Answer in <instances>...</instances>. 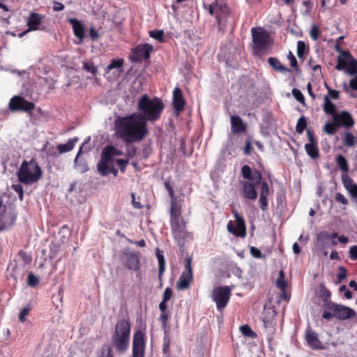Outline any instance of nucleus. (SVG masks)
<instances>
[{
    "label": "nucleus",
    "mask_w": 357,
    "mask_h": 357,
    "mask_svg": "<svg viewBox=\"0 0 357 357\" xmlns=\"http://www.w3.org/2000/svg\"><path fill=\"white\" fill-rule=\"evenodd\" d=\"M114 127L116 136L126 143L139 142L148 133L144 120L137 113L117 116Z\"/></svg>",
    "instance_id": "f257e3e1"
},
{
    "label": "nucleus",
    "mask_w": 357,
    "mask_h": 357,
    "mask_svg": "<svg viewBox=\"0 0 357 357\" xmlns=\"http://www.w3.org/2000/svg\"><path fill=\"white\" fill-rule=\"evenodd\" d=\"M164 109L162 101L158 98L151 99L148 95L144 94L138 100L137 109L144 120L147 126V121H155L160 119Z\"/></svg>",
    "instance_id": "f03ea898"
},
{
    "label": "nucleus",
    "mask_w": 357,
    "mask_h": 357,
    "mask_svg": "<svg viewBox=\"0 0 357 357\" xmlns=\"http://www.w3.org/2000/svg\"><path fill=\"white\" fill-rule=\"evenodd\" d=\"M130 324L127 319L119 320L115 326L111 345L119 353L125 352L130 344Z\"/></svg>",
    "instance_id": "7ed1b4c3"
},
{
    "label": "nucleus",
    "mask_w": 357,
    "mask_h": 357,
    "mask_svg": "<svg viewBox=\"0 0 357 357\" xmlns=\"http://www.w3.org/2000/svg\"><path fill=\"white\" fill-rule=\"evenodd\" d=\"M42 174L41 168L33 158L29 161L24 160L17 172L19 181L26 185L36 183L40 179Z\"/></svg>",
    "instance_id": "20e7f679"
},
{
    "label": "nucleus",
    "mask_w": 357,
    "mask_h": 357,
    "mask_svg": "<svg viewBox=\"0 0 357 357\" xmlns=\"http://www.w3.org/2000/svg\"><path fill=\"white\" fill-rule=\"evenodd\" d=\"M326 310L322 314V318L330 320L335 317L339 320H346L356 317V312L352 308L335 303H329L326 305Z\"/></svg>",
    "instance_id": "39448f33"
},
{
    "label": "nucleus",
    "mask_w": 357,
    "mask_h": 357,
    "mask_svg": "<svg viewBox=\"0 0 357 357\" xmlns=\"http://www.w3.org/2000/svg\"><path fill=\"white\" fill-rule=\"evenodd\" d=\"M187 221L183 218L178 221L170 222V227L174 240L181 248L185 243L192 239V234L187 231Z\"/></svg>",
    "instance_id": "423d86ee"
},
{
    "label": "nucleus",
    "mask_w": 357,
    "mask_h": 357,
    "mask_svg": "<svg viewBox=\"0 0 357 357\" xmlns=\"http://www.w3.org/2000/svg\"><path fill=\"white\" fill-rule=\"evenodd\" d=\"M251 33L255 54L266 51L270 43L269 33L261 27L252 28Z\"/></svg>",
    "instance_id": "0eeeda50"
},
{
    "label": "nucleus",
    "mask_w": 357,
    "mask_h": 357,
    "mask_svg": "<svg viewBox=\"0 0 357 357\" xmlns=\"http://www.w3.org/2000/svg\"><path fill=\"white\" fill-rule=\"evenodd\" d=\"M232 287L230 286L218 287L212 291V299L216 303L217 309L221 310L227 305Z\"/></svg>",
    "instance_id": "6e6552de"
},
{
    "label": "nucleus",
    "mask_w": 357,
    "mask_h": 357,
    "mask_svg": "<svg viewBox=\"0 0 357 357\" xmlns=\"http://www.w3.org/2000/svg\"><path fill=\"white\" fill-rule=\"evenodd\" d=\"M208 11L211 15L215 17L218 26L221 29L225 25L226 19L229 15V8L225 3L216 0L210 5Z\"/></svg>",
    "instance_id": "1a4fd4ad"
},
{
    "label": "nucleus",
    "mask_w": 357,
    "mask_h": 357,
    "mask_svg": "<svg viewBox=\"0 0 357 357\" xmlns=\"http://www.w3.org/2000/svg\"><path fill=\"white\" fill-rule=\"evenodd\" d=\"M35 107V105L26 100L21 96H14L9 102V108L13 112L23 111L31 112Z\"/></svg>",
    "instance_id": "9d476101"
},
{
    "label": "nucleus",
    "mask_w": 357,
    "mask_h": 357,
    "mask_svg": "<svg viewBox=\"0 0 357 357\" xmlns=\"http://www.w3.org/2000/svg\"><path fill=\"white\" fill-rule=\"evenodd\" d=\"M153 51V46L145 43L137 46L132 50L130 59L134 62H138L142 59L147 60L150 58V54Z\"/></svg>",
    "instance_id": "9b49d317"
},
{
    "label": "nucleus",
    "mask_w": 357,
    "mask_h": 357,
    "mask_svg": "<svg viewBox=\"0 0 357 357\" xmlns=\"http://www.w3.org/2000/svg\"><path fill=\"white\" fill-rule=\"evenodd\" d=\"M144 333L138 331L133 337L132 341V357H144Z\"/></svg>",
    "instance_id": "f8f14e48"
},
{
    "label": "nucleus",
    "mask_w": 357,
    "mask_h": 357,
    "mask_svg": "<svg viewBox=\"0 0 357 357\" xmlns=\"http://www.w3.org/2000/svg\"><path fill=\"white\" fill-rule=\"evenodd\" d=\"M240 195L241 197L250 199L255 200L257 197V191L256 186L259 184H255L251 181H241Z\"/></svg>",
    "instance_id": "ddd939ff"
},
{
    "label": "nucleus",
    "mask_w": 357,
    "mask_h": 357,
    "mask_svg": "<svg viewBox=\"0 0 357 357\" xmlns=\"http://www.w3.org/2000/svg\"><path fill=\"white\" fill-rule=\"evenodd\" d=\"M234 217L236 221V227L235 228L232 222L229 221L227 224V230L236 236L243 237L245 236V225L243 218L239 215L236 211L234 212Z\"/></svg>",
    "instance_id": "4468645a"
},
{
    "label": "nucleus",
    "mask_w": 357,
    "mask_h": 357,
    "mask_svg": "<svg viewBox=\"0 0 357 357\" xmlns=\"http://www.w3.org/2000/svg\"><path fill=\"white\" fill-rule=\"evenodd\" d=\"M125 266L129 270L138 271L140 268L139 254L132 252H125L122 257Z\"/></svg>",
    "instance_id": "2eb2a0df"
},
{
    "label": "nucleus",
    "mask_w": 357,
    "mask_h": 357,
    "mask_svg": "<svg viewBox=\"0 0 357 357\" xmlns=\"http://www.w3.org/2000/svg\"><path fill=\"white\" fill-rule=\"evenodd\" d=\"M307 135L309 142L305 144V150L307 154L312 159H317L319 158V149L317 147V142L315 139L314 135L310 130H307Z\"/></svg>",
    "instance_id": "dca6fc26"
},
{
    "label": "nucleus",
    "mask_w": 357,
    "mask_h": 357,
    "mask_svg": "<svg viewBox=\"0 0 357 357\" xmlns=\"http://www.w3.org/2000/svg\"><path fill=\"white\" fill-rule=\"evenodd\" d=\"M333 121L337 123L338 126H342L346 128H351L354 124V121L351 115L347 111H342L333 116Z\"/></svg>",
    "instance_id": "f3484780"
},
{
    "label": "nucleus",
    "mask_w": 357,
    "mask_h": 357,
    "mask_svg": "<svg viewBox=\"0 0 357 357\" xmlns=\"http://www.w3.org/2000/svg\"><path fill=\"white\" fill-rule=\"evenodd\" d=\"M241 173L244 178L247 181L254 182L255 184H260L262 176L259 171L255 170L252 172L250 166L245 165L241 168Z\"/></svg>",
    "instance_id": "a211bd4d"
},
{
    "label": "nucleus",
    "mask_w": 357,
    "mask_h": 357,
    "mask_svg": "<svg viewBox=\"0 0 357 357\" xmlns=\"http://www.w3.org/2000/svg\"><path fill=\"white\" fill-rule=\"evenodd\" d=\"M172 104L177 114H179L184 109L185 102L182 91L178 87H176L174 90Z\"/></svg>",
    "instance_id": "6ab92c4d"
},
{
    "label": "nucleus",
    "mask_w": 357,
    "mask_h": 357,
    "mask_svg": "<svg viewBox=\"0 0 357 357\" xmlns=\"http://www.w3.org/2000/svg\"><path fill=\"white\" fill-rule=\"evenodd\" d=\"M88 151L89 149L84 151V144H82L74 160V167L82 174L87 172L89 169L86 160L81 157L84 152Z\"/></svg>",
    "instance_id": "aec40b11"
},
{
    "label": "nucleus",
    "mask_w": 357,
    "mask_h": 357,
    "mask_svg": "<svg viewBox=\"0 0 357 357\" xmlns=\"http://www.w3.org/2000/svg\"><path fill=\"white\" fill-rule=\"evenodd\" d=\"M269 193L270 188L268 183L266 182H263L261 183L259 199V205L263 211L268 209V196Z\"/></svg>",
    "instance_id": "412c9836"
},
{
    "label": "nucleus",
    "mask_w": 357,
    "mask_h": 357,
    "mask_svg": "<svg viewBox=\"0 0 357 357\" xmlns=\"http://www.w3.org/2000/svg\"><path fill=\"white\" fill-rule=\"evenodd\" d=\"M43 16L36 13H31L27 19L28 31L44 30L40 28V24L42 22Z\"/></svg>",
    "instance_id": "4be33fe9"
},
{
    "label": "nucleus",
    "mask_w": 357,
    "mask_h": 357,
    "mask_svg": "<svg viewBox=\"0 0 357 357\" xmlns=\"http://www.w3.org/2000/svg\"><path fill=\"white\" fill-rule=\"evenodd\" d=\"M231 129L235 134L243 133L246 131V125L239 116H231Z\"/></svg>",
    "instance_id": "5701e85b"
},
{
    "label": "nucleus",
    "mask_w": 357,
    "mask_h": 357,
    "mask_svg": "<svg viewBox=\"0 0 357 357\" xmlns=\"http://www.w3.org/2000/svg\"><path fill=\"white\" fill-rule=\"evenodd\" d=\"M112 165V161L102 153L100 161L98 164V171L99 174L102 176L108 175L110 173Z\"/></svg>",
    "instance_id": "b1692460"
},
{
    "label": "nucleus",
    "mask_w": 357,
    "mask_h": 357,
    "mask_svg": "<svg viewBox=\"0 0 357 357\" xmlns=\"http://www.w3.org/2000/svg\"><path fill=\"white\" fill-rule=\"evenodd\" d=\"M170 220L169 223L181 220V208L180 204L177 202L176 197L171 198L170 207Z\"/></svg>",
    "instance_id": "393cba45"
},
{
    "label": "nucleus",
    "mask_w": 357,
    "mask_h": 357,
    "mask_svg": "<svg viewBox=\"0 0 357 357\" xmlns=\"http://www.w3.org/2000/svg\"><path fill=\"white\" fill-rule=\"evenodd\" d=\"M69 22L73 26L75 36L79 40V43H81L84 38V29L83 24L75 18L70 19Z\"/></svg>",
    "instance_id": "a878e982"
},
{
    "label": "nucleus",
    "mask_w": 357,
    "mask_h": 357,
    "mask_svg": "<svg viewBox=\"0 0 357 357\" xmlns=\"http://www.w3.org/2000/svg\"><path fill=\"white\" fill-rule=\"evenodd\" d=\"M124 63L123 59H112L110 63L105 68V73H109L111 70H115L118 75L123 71V66Z\"/></svg>",
    "instance_id": "bb28decb"
},
{
    "label": "nucleus",
    "mask_w": 357,
    "mask_h": 357,
    "mask_svg": "<svg viewBox=\"0 0 357 357\" xmlns=\"http://www.w3.org/2000/svg\"><path fill=\"white\" fill-rule=\"evenodd\" d=\"M193 278L192 275L181 273L178 281L176 282V287L179 290L187 289L190 287V284Z\"/></svg>",
    "instance_id": "cd10ccee"
},
{
    "label": "nucleus",
    "mask_w": 357,
    "mask_h": 357,
    "mask_svg": "<svg viewBox=\"0 0 357 357\" xmlns=\"http://www.w3.org/2000/svg\"><path fill=\"white\" fill-rule=\"evenodd\" d=\"M268 64L276 71L282 74L291 72V70L283 66L280 60L276 57H270L268 59Z\"/></svg>",
    "instance_id": "c85d7f7f"
},
{
    "label": "nucleus",
    "mask_w": 357,
    "mask_h": 357,
    "mask_svg": "<svg viewBox=\"0 0 357 357\" xmlns=\"http://www.w3.org/2000/svg\"><path fill=\"white\" fill-rule=\"evenodd\" d=\"M79 141V138L77 137H75L68 139V141L65 144H60L57 146V150L59 153H64L73 150L76 144V143Z\"/></svg>",
    "instance_id": "c756f323"
},
{
    "label": "nucleus",
    "mask_w": 357,
    "mask_h": 357,
    "mask_svg": "<svg viewBox=\"0 0 357 357\" xmlns=\"http://www.w3.org/2000/svg\"><path fill=\"white\" fill-rule=\"evenodd\" d=\"M306 341L308 345L313 349H320L321 343L319 341L317 333L311 331H307L305 335Z\"/></svg>",
    "instance_id": "7c9ffc66"
},
{
    "label": "nucleus",
    "mask_w": 357,
    "mask_h": 357,
    "mask_svg": "<svg viewBox=\"0 0 357 357\" xmlns=\"http://www.w3.org/2000/svg\"><path fill=\"white\" fill-rule=\"evenodd\" d=\"M351 56V54L349 52L342 51L337 57V63L335 66V69L337 70H345L347 61Z\"/></svg>",
    "instance_id": "2f4dec72"
},
{
    "label": "nucleus",
    "mask_w": 357,
    "mask_h": 357,
    "mask_svg": "<svg viewBox=\"0 0 357 357\" xmlns=\"http://www.w3.org/2000/svg\"><path fill=\"white\" fill-rule=\"evenodd\" d=\"M319 296L321 298L323 303V307L325 309L324 310H326V304L329 303H333L331 301V291L325 287L324 284L320 285V290Z\"/></svg>",
    "instance_id": "473e14b6"
},
{
    "label": "nucleus",
    "mask_w": 357,
    "mask_h": 357,
    "mask_svg": "<svg viewBox=\"0 0 357 357\" xmlns=\"http://www.w3.org/2000/svg\"><path fill=\"white\" fill-rule=\"evenodd\" d=\"M324 104L323 109L326 114H331L333 116L337 114L335 105L331 101L330 98L328 95L324 96Z\"/></svg>",
    "instance_id": "72a5a7b5"
},
{
    "label": "nucleus",
    "mask_w": 357,
    "mask_h": 357,
    "mask_svg": "<svg viewBox=\"0 0 357 357\" xmlns=\"http://www.w3.org/2000/svg\"><path fill=\"white\" fill-rule=\"evenodd\" d=\"M109 160L113 162V158L116 155H121L123 152L113 146H107L102 151Z\"/></svg>",
    "instance_id": "f704fd0d"
},
{
    "label": "nucleus",
    "mask_w": 357,
    "mask_h": 357,
    "mask_svg": "<svg viewBox=\"0 0 357 357\" xmlns=\"http://www.w3.org/2000/svg\"><path fill=\"white\" fill-rule=\"evenodd\" d=\"M276 286L278 289H280L283 293L285 292L287 282L285 280L284 273L283 270H280L279 271L278 278L276 280Z\"/></svg>",
    "instance_id": "c9c22d12"
},
{
    "label": "nucleus",
    "mask_w": 357,
    "mask_h": 357,
    "mask_svg": "<svg viewBox=\"0 0 357 357\" xmlns=\"http://www.w3.org/2000/svg\"><path fill=\"white\" fill-rule=\"evenodd\" d=\"M336 162L339 168L344 172L347 173L349 171L348 163L346 158L340 154L336 157Z\"/></svg>",
    "instance_id": "e433bc0d"
},
{
    "label": "nucleus",
    "mask_w": 357,
    "mask_h": 357,
    "mask_svg": "<svg viewBox=\"0 0 357 357\" xmlns=\"http://www.w3.org/2000/svg\"><path fill=\"white\" fill-rule=\"evenodd\" d=\"M328 241H329V233L326 231H322L317 234V243L321 247L324 248L328 245Z\"/></svg>",
    "instance_id": "4c0bfd02"
},
{
    "label": "nucleus",
    "mask_w": 357,
    "mask_h": 357,
    "mask_svg": "<svg viewBox=\"0 0 357 357\" xmlns=\"http://www.w3.org/2000/svg\"><path fill=\"white\" fill-rule=\"evenodd\" d=\"M82 68L86 72L95 76L98 73V68L91 61H84L82 63Z\"/></svg>",
    "instance_id": "58836bf2"
},
{
    "label": "nucleus",
    "mask_w": 357,
    "mask_h": 357,
    "mask_svg": "<svg viewBox=\"0 0 357 357\" xmlns=\"http://www.w3.org/2000/svg\"><path fill=\"white\" fill-rule=\"evenodd\" d=\"M307 127V121L304 116H301L298 121L297 124L296 126V131L298 134H302L304 131V130Z\"/></svg>",
    "instance_id": "ea45409f"
},
{
    "label": "nucleus",
    "mask_w": 357,
    "mask_h": 357,
    "mask_svg": "<svg viewBox=\"0 0 357 357\" xmlns=\"http://www.w3.org/2000/svg\"><path fill=\"white\" fill-rule=\"evenodd\" d=\"M98 357H113L111 346L104 344L98 351Z\"/></svg>",
    "instance_id": "a19ab883"
},
{
    "label": "nucleus",
    "mask_w": 357,
    "mask_h": 357,
    "mask_svg": "<svg viewBox=\"0 0 357 357\" xmlns=\"http://www.w3.org/2000/svg\"><path fill=\"white\" fill-rule=\"evenodd\" d=\"M338 127L339 126L337 123H336L335 121L333 123H327L324 126V130L326 134L333 135L337 132Z\"/></svg>",
    "instance_id": "79ce46f5"
},
{
    "label": "nucleus",
    "mask_w": 357,
    "mask_h": 357,
    "mask_svg": "<svg viewBox=\"0 0 357 357\" xmlns=\"http://www.w3.org/2000/svg\"><path fill=\"white\" fill-rule=\"evenodd\" d=\"M156 256L158 261L159 269L160 275H162L165 269V260L163 255L157 250Z\"/></svg>",
    "instance_id": "37998d69"
},
{
    "label": "nucleus",
    "mask_w": 357,
    "mask_h": 357,
    "mask_svg": "<svg viewBox=\"0 0 357 357\" xmlns=\"http://www.w3.org/2000/svg\"><path fill=\"white\" fill-rule=\"evenodd\" d=\"M241 333L248 337L254 338L257 336L256 333L248 325H243L240 328Z\"/></svg>",
    "instance_id": "c03bdc74"
},
{
    "label": "nucleus",
    "mask_w": 357,
    "mask_h": 357,
    "mask_svg": "<svg viewBox=\"0 0 357 357\" xmlns=\"http://www.w3.org/2000/svg\"><path fill=\"white\" fill-rule=\"evenodd\" d=\"M39 283V279L33 273L30 272L27 276V284L31 287H36Z\"/></svg>",
    "instance_id": "a18cd8bd"
},
{
    "label": "nucleus",
    "mask_w": 357,
    "mask_h": 357,
    "mask_svg": "<svg viewBox=\"0 0 357 357\" xmlns=\"http://www.w3.org/2000/svg\"><path fill=\"white\" fill-rule=\"evenodd\" d=\"M344 144L346 146L351 147L355 144L354 137L351 132H345L344 137Z\"/></svg>",
    "instance_id": "49530a36"
},
{
    "label": "nucleus",
    "mask_w": 357,
    "mask_h": 357,
    "mask_svg": "<svg viewBox=\"0 0 357 357\" xmlns=\"http://www.w3.org/2000/svg\"><path fill=\"white\" fill-rule=\"evenodd\" d=\"M306 50L307 47L303 41L299 40L297 42V55L299 59H301L303 56Z\"/></svg>",
    "instance_id": "de8ad7c7"
},
{
    "label": "nucleus",
    "mask_w": 357,
    "mask_h": 357,
    "mask_svg": "<svg viewBox=\"0 0 357 357\" xmlns=\"http://www.w3.org/2000/svg\"><path fill=\"white\" fill-rule=\"evenodd\" d=\"M345 71L350 75H357V61L353 60L348 66L346 67Z\"/></svg>",
    "instance_id": "09e8293b"
},
{
    "label": "nucleus",
    "mask_w": 357,
    "mask_h": 357,
    "mask_svg": "<svg viewBox=\"0 0 357 357\" xmlns=\"http://www.w3.org/2000/svg\"><path fill=\"white\" fill-rule=\"evenodd\" d=\"M183 273L192 275V258L187 257L185 259V271Z\"/></svg>",
    "instance_id": "8fccbe9b"
},
{
    "label": "nucleus",
    "mask_w": 357,
    "mask_h": 357,
    "mask_svg": "<svg viewBox=\"0 0 357 357\" xmlns=\"http://www.w3.org/2000/svg\"><path fill=\"white\" fill-rule=\"evenodd\" d=\"M164 32L162 30H153L149 31L150 37L158 40L159 41L162 40Z\"/></svg>",
    "instance_id": "3c124183"
},
{
    "label": "nucleus",
    "mask_w": 357,
    "mask_h": 357,
    "mask_svg": "<svg viewBox=\"0 0 357 357\" xmlns=\"http://www.w3.org/2000/svg\"><path fill=\"white\" fill-rule=\"evenodd\" d=\"M292 95L297 101H298L299 102H301L302 104L305 103L304 96L299 89H294L292 90Z\"/></svg>",
    "instance_id": "603ef678"
},
{
    "label": "nucleus",
    "mask_w": 357,
    "mask_h": 357,
    "mask_svg": "<svg viewBox=\"0 0 357 357\" xmlns=\"http://www.w3.org/2000/svg\"><path fill=\"white\" fill-rule=\"evenodd\" d=\"M342 180L346 189H348L355 184L353 180L347 174V173L342 174Z\"/></svg>",
    "instance_id": "864d4df0"
},
{
    "label": "nucleus",
    "mask_w": 357,
    "mask_h": 357,
    "mask_svg": "<svg viewBox=\"0 0 357 357\" xmlns=\"http://www.w3.org/2000/svg\"><path fill=\"white\" fill-rule=\"evenodd\" d=\"M310 36L314 40H317L319 36V30L317 26L314 24L310 29Z\"/></svg>",
    "instance_id": "5fc2aeb1"
},
{
    "label": "nucleus",
    "mask_w": 357,
    "mask_h": 357,
    "mask_svg": "<svg viewBox=\"0 0 357 357\" xmlns=\"http://www.w3.org/2000/svg\"><path fill=\"white\" fill-rule=\"evenodd\" d=\"M337 283H341L342 281L347 277V270L343 266L339 267V273L337 274Z\"/></svg>",
    "instance_id": "6e6d98bb"
},
{
    "label": "nucleus",
    "mask_w": 357,
    "mask_h": 357,
    "mask_svg": "<svg viewBox=\"0 0 357 357\" xmlns=\"http://www.w3.org/2000/svg\"><path fill=\"white\" fill-rule=\"evenodd\" d=\"M287 59L289 60L290 61V65L291 66L296 70H298V63H297V60L296 59V57L294 56V55L292 54L291 52H289V54L287 55Z\"/></svg>",
    "instance_id": "4d7b16f0"
},
{
    "label": "nucleus",
    "mask_w": 357,
    "mask_h": 357,
    "mask_svg": "<svg viewBox=\"0 0 357 357\" xmlns=\"http://www.w3.org/2000/svg\"><path fill=\"white\" fill-rule=\"evenodd\" d=\"M19 256L22 258L24 264H29L31 261V257L26 252L20 250L18 253Z\"/></svg>",
    "instance_id": "13d9d810"
},
{
    "label": "nucleus",
    "mask_w": 357,
    "mask_h": 357,
    "mask_svg": "<svg viewBox=\"0 0 357 357\" xmlns=\"http://www.w3.org/2000/svg\"><path fill=\"white\" fill-rule=\"evenodd\" d=\"M116 163L118 165L119 167L120 168V170L123 172L126 169V167L128 163V160H123V159H116Z\"/></svg>",
    "instance_id": "bf43d9fd"
},
{
    "label": "nucleus",
    "mask_w": 357,
    "mask_h": 357,
    "mask_svg": "<svg viewBox=\"0 0 357 357\" xmlns=\"http://www.w3.org/2000/svg\"><path fill=\"white\" fill-rule=\"evenodd\" d=\"M12 188L19 195L20 199L23 198V188L20 184H14L12 185Z\"/></svg>",
    "instance_id": "052dcab7"
},
{
    "label": "nucleus",
    "mask_w": 357,
    "mask_h": 357,
    "mask_svg": "<svg viewBox=\"0 0 357 357\" xmlns=\"http://www.w3.org/2000/svg\"><path fill=\"white\" fill-rule=\"evenodd\" d=\"M250 254L253 257L260 259L262 257L261 252L255 247H251L250 249Z\"/></svg>",
    "instance_id": "680f3d73"
},
{
    "label": "nucleus",
    "mask_w": 357,
    "mask_h": 357,
    "mask_svg": "<svg viewBox=\"0 0 357 357\" xmlns=\"http://www.w3.org/2000/svg\"><path fill=\"white\" fill-rule=\"evenodd\" d=\"M172 296V290L170 287H167L165 289L162 300L165 301H168Z\"/></svg>",
    "instance_id": "e2e57ef3"
},
{
    "label": "nucleus",
    "mask_w": 357,
    "mask_h": 357,
    "mask_svg": "<svg viewBox=\"0 0 357 357\" xmlns=\"http://www.w3.org/2000/svg\"><path fill=\"white\" fill-rule=\"evenodd\" d=\"M335 200L344 205H347L348 204V200L346 197L341 193L337 192L335 195Z\"/></svg>",
    "instance_id": "0e129e2a"
},
{
    "label": "nucleus",
    "mask_w": 357,
    "mask_h": 357,
    "mask_svg": "<svg viewBox=\"0 0 357 357\" xmlns=\"http://www.w3.org/2000/svg\"><path fill=\"white\" fill-rule=\"evenodd\" d=\"M30 309L29 307H24L20 312L19 319L21 322H24L25 320V316H26Z\"/></svg>",
    "instance_id": "69168bd1"
},
{
    "label": "nucleus",
    "mask_w": 357,
    "mask_h": 357,
    "mask_svg": "<svg viewBox=\"0 0 357 357\" xmlns=\"http://www.w3.org/2000/svg\"><path fill=\"white\" fill-rule=\"evenodd\" d=\"M349 257L352 260H357V245H354L350 248Z\"/></svg>",
    "instance_id": "338daca9"
},
{
    "label": "nucleus",
    "mask_w": 357,
    "mask_h": 357,
    "mask_svg": "<svg viewBox=\"0 0 357 357\" xmlns=\"http://www.w3.org/2000/svg\"><path fill=\"white\" fill-rule=\"evenodd\" d=\"M352 197L357 198V184H354L348 189H347Z\"/></svg>",
    "instance_id": "774afa93"
}]
</instances>
